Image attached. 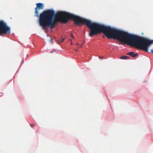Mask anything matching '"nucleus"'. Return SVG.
Listing matches in <instances>:
<instances>
[{
    "label": "nucleus",
    "mask_w": 153,
    "mask_h": 153,
    "mask_svg": "<svg viewBox=\"0 0 153 153\" xmlns=\"http://www.w3.org/2000/svg\"><path fill=\"white\" fill-rule=\"evenodd\" d=\"M70 19L74 20V23L78 25L85 24L91 29L89 34L90 37L101 33V24L65 11L55 13L52 9L44 11L40 14L39 21L40 25L44 29L48 27L53 28L58 22L66 23Z\"/></svg>",
    "instance_id": "1"
},
{
    "label": "nucleus",
    "mask_w": 153,
    "mask_h": 153,
    "mask_svg": "<svg viewBox=\"0 0 153 153\" xmlns=\"http://www.w3.org/2000/svg\"><path fill=\"white\" fill-rule=\"evenodd\" d=\"M117 39L121 44L127 45L147 52L153 43V40H149L128 33L115 29V39Z\"/></svg>",
    "instance_id": "2"
},
{
    "label": "nucleus",
    "mask_w": 153,
    "mask_h": 153,
    "mask_svg": "<svg viewBox=\"0 0 153 153\" xmlns=\"http://www.w3.org/2000/svg\"><path fill=\"white\" fill-rule=\"evenodd\" d=\"M36 5L37 6L35 9V13L36 14L35 15V16H36L38 17H39V16L38 10L43 9L44 7V5L43 4L40 3H37L36 4Z\"/></svg>",
    "instance_id": "3"
},
{
    "label": "nucleus",
    "mask_w": 153,
    "mask_h": 153,
    "mask_svg": "<svg viewBox=\"0 0 153 153\" xmlns=\"http://www.w3.org/2000/svg\"><path fill=\"white\" fill-rule=\"evenodd\" d=\"M4 34V22L3 21H0V35Z\"/></svg>",
    "instance_id": "4"
},
{
    "label": "nucleus",
    "mask_w": 153,
    "mask_h": 153,
    "mask_svg": "<svg viewBox=\"0 0 153 153\" xmlns=\"http://www.w3.org/2000/svg\"><path fill=\"white\" fill-rule=\"evenodd\" d=\"M128 54L133 57H135L138 55L137 53H135L134 52H130L128 53Z\"/></svg>",
    "instance_id": "5"
},
{
    "label": "nucleus",
    "mask_w": 153,
    "mask_h": 153,
    "mask_svg": "<svg viewBox=\"0 0 153 153\" xmlns=\"http://www.w3.org/2000/svg\"><path fill=\"white\" fill-rule=\"evenodd\" d=\"M65 39V38H61L60 39H59V40L57 42H58L59 44L61 43H62V42Z\"/></svg>",
    "instance_id": "6"
},
{
    "label": "nucleus",
    "mask_w": 153,
    "mask_h": 153,
    "mask_svg": "<svg viewBox=\"0 0 153 153\" xmlns=\"http://www.w3.org/2000/svg\"><path fill=\"white\" fill-rule=\"evenodd\" d=\"M128 57L127 56H123L121 57V58L123 59H126L127 58H128Z\"/></svg>",
    "instance_id": "7"
},
{
    "label": "nucleus",
    "mask_w": 153,
    "mask_h": 153,
    "mask_svg": "<svg viewBox=\"0 0 153 153\" xmlns=\"http://www.w3.org/2000/svg\"><path fill=\"white\" fill-rule=\"evenodd\" d=\"M30 125L31 126V127H33V126H34L35 125L34 124H30Z\"/></svg>",
    "instance_id": "8"
},
{
    "label": "nucleus",
    "mask_w": 153,
    "mask_h": 153,
    "mask_svg": "<svg viewBox=\"0 0 153 153\" xmlns=\"http://www.w3.org/2000/svg\"><path fill=\"white\" fill-rule=\"evenodd\" d=\"M50 42H51V43H53V39H52L51 38L50 40Z\"/></svg>",
    "instance_id": "9"
},
{
    "label": "nucleus",
    "mask_w": 153,
    "mask_h": 153,
    "mask_svg": "<svg viewBox=\"0 0 153 153\" xmlns=\"http://www.w3.org/2000/svg\"><path fill=\"white\" fill-rule=\"evenodd\" d=\"M71 38H74V36L72 34H71Z\"/></svg>",
    "instance_id": "10"
},
{
    "label": "nucleus",
    "mask_w": 153,
    "mask_h": 153,
    "mask_svg": "<svg viewBox=\"0 0 153 153\" xmlns=\"http://www.w3.org/2000/svg\"><path fill=\"white\" fill-rule=\"evenodd\" d=\"M99 57L100 59H102L103 58V57L99 56Z\"/></svg>",
    "instance_id": "11"
},
{
    "label": "nucleus",
    "mask_w": 153,
    "mask_h": 153,
    "mask_svg": "<svg viewBox=\"0 0 153 153\" xmlns=\"http://www.w3.org/2000/svg\"><path fill=\"white\" fill-rule=\"evenodd\" d=\"M1 95H0V96L2 95H3V93H1Z\"/></svg>",
    "instance_id": "12"
},
{
    "label": "nucleus",
    "mask_w": 153,
    "mask_h": 153,
    "mask_svg": "<svg viewBox=\"0 0 153 153\" xmlns=\"http://www.w3.org/2000/svg\"><path fill=\"white\" fill-rule=\"evenodd\" d=\"M76 45H79V44H78V43H77V44H76Z\"/></svg>",
    "instance_id": "13"
},
{
    "label": "nucleus",
    "mask_w": 153,
    "mask_h": 153,
    "mask_svg": "<svg viewBox=\"0 0 153 153\" xmlns=\"http://www.w3.org/2000/svg\"><path fill=\"white\" fill-rule=\"evenodd\" d=\"M75 51H78V50L76 49V50H75Z\"/></svg>",
    "instance_id": "14"
},
{
    "label": "nucleus",
    "mask_w": 153,
    "mask_h": 153,
    "mask_svg": "<svg viewBox=\"0 0 153 153\" xmlns=\"http://www.w3.org/2000/svg\"><path fill=\"white\" fill-rule=\"evenodd\" d=\"M82 45H81V46H80V47H81V48H82Z\"/></svg>",
    "instance_id": "15"
}]
</instances>
